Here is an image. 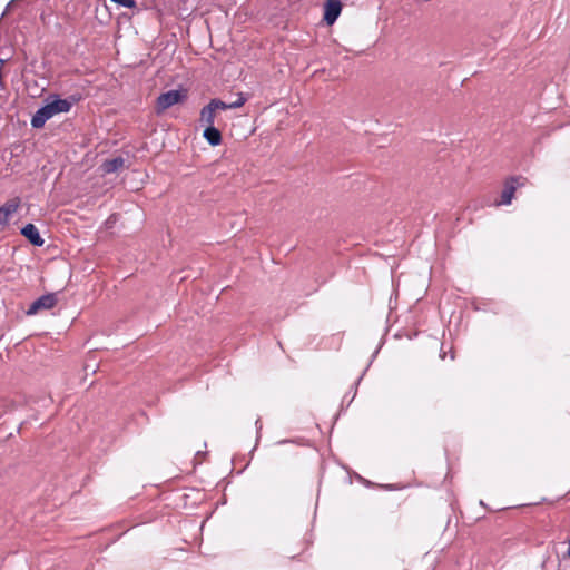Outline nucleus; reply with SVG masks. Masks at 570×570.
I'll list each match as a JSON object with an SVG mask.
<instances>
[{
  "label": "nucleus",
  "instance_id": "nucleus-3",
  "mask_svg": "<svg viewBox=\"0 0 570 570\" xmlns=\"http://www.w3.org/2000/svg\"><path fill=\"white\" fill-rule=\"evenodd\" d=\"M342 11V3L340 0H326L324 3V21L332 26Z\"/></svg>",
  "mask_w": 570,
  "mask_h": 570
},
{
  "label": "nucleus",
  "instance_id": "nucleus-4",
  "mask_svg": "<svg viewBox=\"0 0 570 570\" xmlns=\"http://www.w3.org/2000/svg\"><path fill=\"white\" fill-rule=\"evenodd\" d=\"M519 180L520 179L517 177H511L505 181L501 194V199L497 203L498 206L511 204L517 188L521 186Z\"/></svg>",
  "mask_w": 570,
  "mask_h": 570
},
{
  "label": "nucleus",
  "instance_id": "nucleus-13",
  "mask_svg": "<svg viewBox=\"0 0 570 570\" xmlns=\"http://www.w3.org/2000/svg\"><path fill=\"white\" fill-rule=\"evenodd\" d=\"M246 101H247V98L244 96V94L239 92L237 100L229 102V105H230L232 109H237V108H240Z\"/></svg>",
  "mask_w": 570,
  "mask_h": 570
},
{
  "label": "nucleus",
  "instance_id": "nucleus-7",
  "mask_svg": "<svg viewBox=\"0 0 570 570\" xmlns=\"http://www.w3.org/2000/svg\"><path fill=\"white\" fill-rule=\"evenodd\" d=\"M215 116H216V110L215 108L212 106L210 102H208L206 106H204L200 110V117H199V121L202 122V125H204L205 127L206 126H214V121H215Z\"/></svg>",
  "mask_w": 570,
  "mask_h": 570
},
{
  "label": "nucleus",
  "instance_id": "nucleus-10",
  "mask_svg": "<svg viewBox=\"0 0 570 570\" xmlns=\"http://www.w3.org/2000/svg\"><path fill=\"white\" fill-rule=\"evenodd\" d=\"M48 104L50 105V108L52 109L53 115L60 114V112H68L72 107L71 101H69L67 99H61L59 97H55V99Z\"/></svg>",
  "mask_w": 570,
  "mask_h": 570
},
{
  "label": "nucleus",
  "instance_id": "nucleus-9",
  "mask_svg": "<svg viewBox=\"0 0 570 570\" xmlns=\"http://www.w3.org/2000/svg\"><path fill=\"white\" fill-rule=\"evenodd\" d=\"M125 160L122 157H115L112 159H107L102 163L101 169L105 174H112L124 167Z\"/></svg>",
  "mask_w": 570,
  "mask_h": 570
},
{
  "label": "nucleus",
  "instance_id": "nucleus-5",
  "mask_svg": "<svg viewBox=\"0 0 570 570\" xmlns=\"http://www.w3.org/2000/svg\"><path fill=\"white\" fill-rule=\"evenodd\" d=\"M55 115L52 112V109L50 108V105L47 104L39 108L35 115L31 118V126L32 128L39 129L45 126V124L52 118Z\"/></svg>",
  "mask_w": 570,
  "mask_h": 570
},
{
  "label": "nucleus",
  "instance_id": "nucleus-11",
  "mask_svg": "<svg viewBox=\"0 0 570 570\" xmlns=\"http://www.w3.org/2000/svg\"><path fill=\"white\" fill-rule=\"evenodd\" d=\"M16 204H6L0 207V225L6 226L9 222L10 216L16 212Z\"/></svg>",
  "mask_w": 570,
  "mask_h": 570
},
{
  "label": "nucleus",
  "instance_id": "nucleus-2",
  "mask_svg": "<svg viewBox=\"0 0 570 570\" xmlns=\"http://www.w3.org/2000/svg\"><path fill=\"white\" fill-rule=\"evenodd\" d=\"M57 304V297L55 294H46L38 297L28 308L27 315H35L40 309H50Z\"/></svg>",
  "mask_w": 570,
  "mask_h": 570
},
{
  "label": "nucleus",
  "instance_id": "nucleus-6",
  "mask_svg": "<svg viewBox=\"0 0 570 570\" xmlns=\"http://www.w3.org/2000/svg\"><path fill=\"white\" fill-rule=\"evenodd\" d=\"M21 234L35 246H42L45 243L38 228L33 224H27L22 227Z\"/></svg>",
  "mask_w": 570,
  "mask_h": 570
},
{
  "label": "nucleus",
  "instance_id": "nucleus-14",
  "mask_svg": "<svg viewBox=\"0 0 570 570\" xmlns=\"http://www.w3.org/2000/svg\"><path fill=\"white\" fill-rule=\"evenodd\" d=\"M114 3H117L120 7L134 9L136 8V1L135 0H110Z\"/></svg>",
  "mask_w": 570,
  "mask_h": 570
},
{
  "label": "nucleus",
  "instance_id": "nucleus-12",
  "mask_svg": "<svg viewBox=\"0 0 570 570\" xmlns=\"http://www.w3.org/2000/svg\"><path fill=\"white\" fill-rule=\"evenodd\" d=\"M216 111L232 109L230 105L219 99H212L209 101Z\"/></svg>",
  "mask_w": 570,
  "mask_h": 570
},
{
  "label": "nucleus",
  "instance_id": "nucleus-15",
  "mask_svg": "<svg viewBox=\"0 0 570 570\" xmlns=\"http://www.w3.org/2000/svg\"><path fill=\"white\" fill-rule=\"evenodd\" d=\"M568 557L570 558V546L568 548V552H567Z\"/></svg>",
  "mask_w": 570,
  "mask_h": 570
},
{
  "label": "nucleus",
  "instance_id": "nucleus-8",
  "mask_svg": "<svg viewBox=\"0 0 570 570\" xmlns=\"http://www.w3.org/2000/svg\"><path fill=\"white\" fill-rule=\"evenodd\" d=\"M203 136L213 147L222 142V134L215 126H206Z\"/></svg>",
  "mask_w": 570,
  "mask_h": 570
},
{
  "label": "nucleus",
  "instance_id": "nucleus-1",
  "mask_svg": "<svg viewBox=\"0 0 570 570\" xmlns=\"http://www.w3.org/2000/svg\"><path fill=\"white\" fill-rule=\"evenodd\" d=\"M187 98V91L185 89H173L160 94L157 97L155 110L156 114L160 115L168 108L183 102Z\"/></svg>",
  "mask_w": 570,
  "mask_h": 570
}]
</instances>
